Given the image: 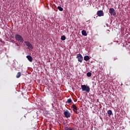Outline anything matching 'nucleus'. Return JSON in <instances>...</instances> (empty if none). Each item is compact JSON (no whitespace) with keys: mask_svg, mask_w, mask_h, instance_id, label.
Wrapping results in <instances>:
<instances>
[{"mask_svg":"<svg viewBox=\"0 0 130 130\" xmlns=\"http://www.w3.org/2000/svg\"><path fill=\"white\" fill-rule=\"evenodd\" d=\"M15 38L16 41H18L19 42H20L21 43H24V39L23 38V37H22V36L19 35L18 34H16L15 35Z\"/></svg>","mask_w":130,"mask_h":130,"instance_id":"nucleus-1","label":"nucleus"},{"mask_svg":"<svg viewBox=\"0 0 130 130\" xmlns=\"http://www.w3.org/2000/svg\"><path fill=\"white\" fill-rule=\"evenodd\" d=\"M81 87L82 91H86L87 93L90 92V87L89 86H86V85H82Z\"/></svg>","mask_w":130,"mask_h":130,"instance_id":"nucleus-2","label":"nucleus"},{"mask_svg":"<svg viewBox=\"0 0 130 130\" xmlns=\"http://www.w3.org/2000/svg\"><path fill=\"white\" fill-rule=\"evenodd\" d=\"M63 114L64 116L66 117V118H69V117H71V114L68 110L64 111Z\"/></svg>","mask_w":130,"mask_h":130,"instance_id":"nucleus-3","label":"nucleus"},{"mask_svg":"<svg viewBox=\"0 0 130 130\" xmlns=\"http://www.w3.org/2000/svg\"><path fill=\"white\" fill-rule=\"evenodd\" d=\"M72 108H73V111L74 112L76 113V114H79L80 112L78 111V107H77V106H76V104H73L72 105Z\"/></svg>","mask_w":130,"mask_h":130,"instance_id":"nucleus-4","label":"nucleus"},{"mask_svg":"<svg viewBox=\"0 0 130 130\" xmlns=\"http://www.w3.org/2000/svg\"><path fill=\"white\" fill-rule=\"evenodd\" d=\"M109 13L111 16H115L116 13H115V10L113 8H110Z\"/></svg>","mask_w":130,"mask_h":130,"instance_id":"nucleus-5","label":"nucleus"},{"mask_svg":"<svg viewBox=\"0 0 130 130\" xmlns=\"http://www.w3.org/2000/svg\"><path fill=\"white\" fill-rule=\"evenodd\" d=\"M77 58H78V61L79 62H82L83 61V56L81 54H78L77 55Z\"/></svg>","mask_w":130,"mask_h":130,"instance_id":"nucleus-6","label":"nucleus"},{"mask_svg":"<svg viewBox=\"0 0 130 130\" xmlns=\"http://www.w3.org/2000/svg\"><path fill=\"white\" fill-rule=\"evenodd\" d=\"M96 14L99 17H103L104 16V12L102 10L98 11Z\"/></svg>","mask_w":130,"mask_h":130,"instance_id":"nucleus-7","label":"nucleus"},{"mask_svg":"<svg viewBox=\"0 0 130 130\" xmlns=\"http://www.w3.org/2000/svg\"><path fill=\"white\" fill-rule=\"evenodd\" d=\"M25 44L27 46V47H29V48H33V46H32V44L30 43V42L28 41H25L24 42Z\"/></svg>","mask_w":130,"mask_h":130,"instance_id":"nucleus-8","label":"nucleus"},{"mask_svg":"<svg viewBox=\"0 0 130 130\" xmlns=\"http://www.w3.org/2000/svg\"><path fill=\"white\" fill-rule=\"evenodd\" d=\"M26 58H27L28 60H29L30 62H32V61H33V58L30 55L26 56Z\"/></svg>","mask_w":130,"mask_h":130,"instance_id":"nucleus-9","label":"nucleus"},{"mask_svg":"<svg viewBox=\"0 0 130 130\" xmlns=\"http://www.w3.org/2000/svg\"><path fill=\"white\" fill-rule=\"evenodd\" d=\"M64 130H74V128H72L71 127H70V126H66V127H64Z\"/></svg>","mask_w":130,"mask_h":130,"instance_id":"nucleus-10","label":"nucleus"},{"mask_svg":"<svg viewBox=\"0 0 130 130\" xmlns=\"http://www.w3.org/2000/svg\"><path fill=\"white\" fill-rule=\"evenodd\" d=\"M84 60H85V61H88V60L90 59V57H89V56L88 55L85 56L84 57Z\"/></svg>","mask_w":130,"mask_h":130,"instance_id":"nucleus-11","label":"nucleus"},{"mask_svg":"<svg viewBox=\"0 0 130 130\" xmlns=\"http://www.w3.org/2000/svg\"><path fill=\"white\" fill-rule=\"evenodd\" d=\"M22 74L21 73V72H18L17 75H16V78L17 79H19V78H20V77H21Z\"/></svg>","mask_w":130,"mask_h":130,"instance_id":"nucleus-12","label":"nucleus"},{"mask_svg":"<svg viewBox=\"0 0 130 130\" xmlns=\"http://www.w3.org/2000/svg\"><path fill=\"white\" fill-rule=\"evenodd\" d=\"M81 33H82V35H83V36H87V32H86L85 31V30H83L81 31Z\"/></svg>","mask_w":130,"mask_h":130,"instance_id":"nucleus-13","label":"nucleus"},{"mask_svg":"<svg viewBox=\"0 0 130 130\" xmlns=\"http://www.w3.org/2000/svg\"><path fill=\"white\" fill-rule=\"evenodd\" d=\"M107 113L109 116H110V115H112V111H111V110H109L107 111Z\"/></svg>","mask_w":130,"mask_h":130,"instance_id":"nucleus-14","label":"nucleus"},{"mask_svg":"<svg viewBox=\"0 0 130 130\" xmlns=\"http://www.w3.org/2000/svg\"><path fill=\"white\" fill-rule=\"evenodd\" d=\"M58 10H59V11H60V12H62L63 11V8H62V7H60V6H58L57 7Z\"/></svg>","mask_w":130,"mask_h":130,"instance_id":"nucleus-15","label":"nucleus"},{"mask_svg":"<svg viewBox=\"0 0 130 130\" xmlns=\"http://www.w3.org/2000/svg\"><path fill=\"white\" fill-rule=\"evenodd\" d=\"M16 46H17V50H20V48H21V46L19 45V44L16 43H15Z\"/></svg>","mask_w":130,"mask_h":130,"instance_id":"nucleus-16","label":"nucleus"},{"mask_svg":"<svg viewBox=\"0 0 130 130\" xmlns=\"http://www.w3.org/2000/svg\"><path fill=\"white\" fill-rule=\"evenodd\" d=\"M67 38L64 36H62L61 37V40H62V41L66 40Z\"/></svg>","mask_w":130,"mask_h":130,"instance_id":"nucleus-17","label":"nucleus"},{"mask_svg":"<svg viewBox=\"0 0 130 130\" xmlns=\"http://www.w3.org/2000/svg\"><path fill=\"white\" fill-rule=\"evenodd\" d=\"M66 103H68V104L72 103V99H69L67 100Z\"/></svg>","mask_w":130,"mask_h":130,"instance_id":"nucleus-18","label":"nucleus"},{"mask_svg":"<svg viewBox=\"0 0 130 130\" xmlns=\"http://www.w3.org/2000/svg\"><path fill=\"white\" fill-rule=\"evenodd\" d=\"M86 75L87 77H91V76H92V73L91 72H88Z\"/></svg>","mask_w":130,"mask_h":130,"instance_id":"nucleus-19","label":"nucleus"},{"mask_svg":"<svg viewBox=\"0 0 130 130\" xmlns=\"http://www.w3.org/2000/svg\"><path fill=\"white\" fill-rule=\"evenodd\" d=\"M98 16L97 15H94V19H96V18H98Z\"/></svg>","mask_w":130,"mask_h":130,"instance_id":"nucleus-20","label":"nucleus"},{"mask_svg":"<svg viewBox=\"0 0 130 130\" xmlns=\"http://www.w3.org/2000/svg\"><path fill=\"white\" fill-rule=\"evenodd\" d=\"M13 42L15 43V41H14V40H13Z\"/></svg>","mask_w":130,"mask_h":130,"instance_id":"nucleus-21","label":"nucleus"}]
</instances>
